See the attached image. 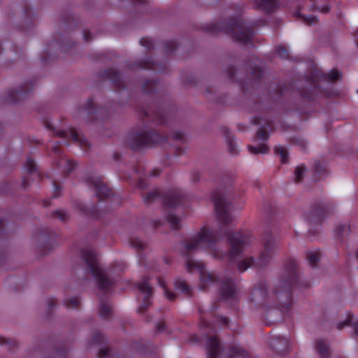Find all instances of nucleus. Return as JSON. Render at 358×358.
I'll use <instances>...</instances> for the list:
<instances>
[{
    "label": "nucleus",
    "instance_id": "obj_38",
    "mask_svg": "<svg viewBox=\"0 0 358 358\" xmlns=\"http://www.w3.org/2000/svg\"><path fill=\"white\" fill-rule=\"evenodd\" d=\"M289 87L285 84L278 83L273 87V94L278 95L279 96H284L289 93Z\"/></svg>",
    "mask_w": 358,
    "mask_h": 358
},
{
    "label": "nucleus",
    "instance_id": "obj_6",
    "mask_svg": "<svg viewBox=\"0 0 358 358\" xmlns=\"http://www.w3.org/2000/svg\"><path fill=\"white\" fill-rule=\"evenodd\" d=\"M81 256L99 289L108 291L114 287L116 278L112 275L110 269H102L99 266L97 256L91 248L82 250Z\"/></svg>",
    "mask_w": 358,
    "mask_h": 358
},
{
    "label": "nucleus",
    "instance_id": "obj_11",
    "mask_svg": "<svg viewBox=\"0 0 358 358\" xmlns=\"http://www.w3.org/2000/svg\"><path fill=\"white\" fill-rule=\"evenodd\" d=\"M76 43L72 41L69 32H65L64 34H57V38L51 43L46 45L43 55L41 56V61L43 63H47L49 59L47 58L48 56L51 57L52 52L57 53L58 51L66 53L71 50Z\"/></svg>",
    "mask_w": 358,
    "mask_h": 358
},
{
    "label": "nucleus",
    "instance_id": "obj_50",
    "mask_svg": "<svg viewBox=\"0 0 358 358\" xmlns=\"http://www.w3.org/2000/svg\"><path fill=\"white\" fill-rule=\"evenodd\" d=\"M306 169V167L304 165H301L296 168L295 171H294L296 182H299L302 180Z\"/></svg>",
    "mask_w": 358,
    "mask_h": 358
},
{
    "label": "nucleus",
    "instance_id": "obj_45",
    "mask_svg": "<svg viewBox=\"0 0 358 358\" xmlns=\"http://www.w3.org/2000/svg\"><path fill=\"white\" fill-rule=\"evenodd\" d=\"M98 358H113L110 348L108 345L101 347L97 354Z\"/></svg>",
    "mask_w": 358,
    "mask_h": 358
},
{
    "label": "nucleus",
    "instance_id": "obj_27",
    "mask_svg": "<svg viewBox=\"0 0 358 358\" xmlns=\"http://www.w3.org/2000/svg\"><path fill=\"white\" fill-rule=\"evenodd\" d=\"M315 350L320 358H331V352L329 344L324 340H317L315 344Z\"/></svg>",
    "mask_w": 358,
    "mask_h": 358
},
{
    "label": "nucleus",
    "instance_id": "obj_4",
    "mask_svg": "<svg viewBox=\"0 0 358 358\" xmlns=\"http://www.w3.org/2000/svg\"><path fill=\"white\" fill-rule=\"evenodd\" d=\"M341 75L338 70L334 69L329 73H324L318 69H315L306 77V88L298 90L300 99L303 102L310 103L317 97L329 98L337 95L336 92L329 89H322L320 83L326 81L331 85L340 80Z\"/></svg>",
    "mask_w": 358,
    "mask_h": 358
},
{
    "label": "nucleus",
    "instance_id": "obj_18",
    "mask_svg": "<svg viewBox=\"0 0 358 358\" xmlns=\"http://www.w3.org/2000/svg\"><path fill=\"white\" fill-rule=\"evenodd\" d=\"M101 77L107 78L111 81L114 87L117 91L123 90L127 87L122 74L112 68L104 70L101 73Z\"/></svg>",
    "mask_w": 358,
    "mask_h": 358
},
{
    "label": "nucleus",
    "instance_id": "obj_28",
    "mask_svg": "<svg viewBox=\"0 0 358 358\" xmlns=\"http://www.w3.org/2000/svg\"><path fill=\"white\" fill-rule=\"evenodd\" d=\"M104 294L105 292H101ZM112 314V308L104 294L100 296L99 315L103 319H109Z\"/></svg>",
    "mask_w": 358,
    "mask_h": 358
},
{
    "label": "nucleus",
    "instance_id": "obj_24",
    "mask_svg": "<svg viewBox=\"0 0 358 358\" xmlns=\"http://www.w3.org/2000/svg\"><path fill=\"white\" fill-rule=\"evenodd\" d=\"M23 27L20 29L22 31H28L32 29L35 25L36 17L32 10L28 6H25L23 10Z\"/></svg>",
    "mask_w": 358,
    "mask_h": 358
},
{
    "label": "nucleus",
    "instance_id": "obj_33",
    "mask_svg": "<svg viewBox=\"0 0 358 358\" xmlns=\"http://www.w3.org/2000/svg\"><path fill=\"white\" fill-rule=\"evenodd\" d=\"M228 358H250L248 353L238 346H232L230 348Z\"/></svg>",
    "mask_w": 358,
    "mask_h": 358
},
{
    "label": "nucleus",
    "instance_id": "obj_7",
    "mask_svg": "<svg viewBox=\"0 0 358 358\" xmlns=\"http://www.w3.org/2000/svg\"><path fill=\"white\" fill-rule=\"evenodd\" d=\"M263 242L264 248L259 258L255 259L253 257H250L238 262V268L239 271L244 272L251 266L264 267L268 264L278 248V240L271 230H267L264 232Z\"/></svg>",
    "mask_w": 358,
    "mask_h": 358
},
{
    "label": "nucleus",
    "instance_id": "obj_14",
    "mask_svg": "<svg viewBox=\"0 0 358 358\" xmlns=\"http://www.w3.org/2000/svg\"><path fill=\"white\" fill-rule=\"evenodd\" d=\"M85 180L88 185L94 188L96 196L100 201L115 199L113 190L103 182L102 177L88 176Z\"/></svg>",
    "mask_w": 358,
    "mask_h": 358
},
{
    "label": "nucleus",
    "instance_id": "obj_10",
    "mask_svg": "<svg viewBox=\"0 0 358 358\" xmlns=\"http://www.w3.org/2000/svg\"><path fill=\"white\" fill-rule=\"evenodd\" d=\"M264 305L273 306L282 313L288 312L293 304L292 292H260Z\"/></svg>",
    "mask_w": 358,
    "mask_h": 358
},
{
    "label": "nucleus",
    "instance_id": "obj_5",
    "mask_svg": "<svg viewBox=\"0 0 358 358\" xmlns=\"http://www.w3.org/2000/svg\"><path fill=\"white\" fill-rule=\"evenodd\" d=\"M255 24L246 22L239 17L229 19L227 22L211 23L206 27L207 32L211 34L223 31L236 41L243 44L252 42L254 35Z\"/></svg>",
    "mask_w": 358,
    "mask_h": 358
},
{
    "label": "nucleus",
    "instance_id": "obj_63",
    "mask_svg": "<svg viewBox=\"0 0 358 358\" xmlns=\"http://www.w3.org/2000/svg\"><path fill=\"white\" fill-rule=\"evenodd\" d=\"M164 296L170 301H173L176 299V294L175 292H164Z\"/></svg>",
    "mask_w": 358,
    "mask_h": 358
},
{
    "label": "nucleus",
    "instance_id": "obj_53",
    "mask_svg": "<svg viewBox=\"0 0 358 358\" xmlns=\"http://www.w3.org/2000/svg\"><path fill=\"white\" fill-rule=\"evenodd\" d=\"M106 341L105 336L101 334L100 332H94L92 336V341L97 345L104 344Z\"/></svg>",
    "mask_w": 358,
    "mask_h": 358
},
{
    "label": "nucleus",
    "instance_id": "obj_16",
    "mask_svg": "<svg viewBox=\"0 0 358 358\" xmlns=\"http://www.w3.org/2000/svg\"><path fill=\"white\" fill-rule=\"evenodd\" d=\"M34 87V82L31 80L21 85L18 90H9L6 101L10 103H15L20 99H25Z\"/></svg>",
    "mask_w": 358,
    "mask_h": 358
},
{
    "label": "nucleus",
    "instance_id": "obj_15",
    "mask_svg": "<svg viewBox=\"0 0 358 358\" xmlns=\"http://www.w3.org/2000/svg\"><path fill=\"white\" fill-rule=\"evenodd\" d=\"M250 78L248 82L237 80L243 92H247L250 87H252L253 89L256 87H258L263 82L264 72L262 67L255 65L250 68Z\"/></svg>",
    "mask_w": 358,
    "mask_h": 358
},
{
    "label": "nucleus",
    "instance_id": "obj_59",
    "mask_svg": "<svg viewBox=\"0 0 358 358\" xmlns=\"http://www.w3.org/2000/svg\"><path fill=\"white\" fill-rule=\"evenodd\" d=\"M6 344L11 348L16 347L17 345V341L10 340L4 337H0V345Z\"/></svg>",
    "mask_w": 358,
    "mask_h": 358
},
{
    "label": "nucleus",
    "instance_id": "obj_42",
    "mask_svg": "<svg viewBox=\"0 0 358 358\" xmlns=\"http://www.w3.org/2000/svg\"><path fill=\"white\" fill-rule=\"evenodd\" d=\"M289 142L292 145L299 146L302 150H306L308 145L306 141L303 138L298 136H294L290 138Z\"/></svg>",
    "mask_w": 358,
    "mask_h": 358
},
{
    "label": "nucleus",
    "instance_id": "obj_41",
    "mask_svg": "<svg viewBox=\"0 0 358 358\" xmlns=\"http://www.w3.org/2000/svg\"><path fill=\"white\" fill-rule=\"evenodd\" d=\"M268 147L267 145L262 143L258 146L248 145V150L252 154H266L268 152Z\"/></svg>",
    "mask_w": 358,
    "mask_h": 358
},
{
    "label": "nucleus",
    "instance_id": "obj_51",
    "mask_svg": "<svg viewBox=\"0 0 358 358\" xmlns=\"http://www.w3.org/2000/svg\"><path fill=\"white\" fill-rule=\"evenodd\" d=\"M227 142L228 145L229 151L232 155L238 153L236 146L234 143V137L229 134H227Z\"/></svg>",
    "mask_w": 358,
    "mask_h": 358
},
{
    "label": "nucleus",
    "instance_id": "obj_19",
    "mask_svg": "<svg viewBox=\"0 0 358 358\" xmlns=\"http://www.w3.org/2000/svg\"><path fill=\"white\" fill-rule=\"evenodd\" d=\"M124 180L130 181L136 180V186L140 189H145L147 183L144 180V169L140 163H137L132 169V176H121Z\"/></svg>",
    "mask_w": 358,
    "mask_h": 358
},
{
    "label": "nucleus",
    "instance_id": "obj_23",
    "mask_svg": "<svg viewBox=\"0 0 358 358\" xmlns=\"http://www.w3.org/2000/svg\"><path fill=\"white\" fill-rule=\"evenodd\" d=\"M77 208L81 213L94 219H98L101 217L102 214L95 204H90V206L85 203H77Z\"/></svg>",
    "mask_w": 358,
    "mask_h": 358
},
{
    "label": "nucleus",
    "instance_id": "obj_31",
    "mask_svg": "<svg viewBox=\"0 0 358 358\" xmlns=\"http://www.w3.org/2000/svg\"><path fill=\"white\" fill-rule=\"evenodd\" d=\"M314 169V180H319L327 177V169L324 162H321L320 161L315 162Z\"/></svg>",
    "mask_w": 358,
    "mask_h": 358
},
{
    "label": "nucleus",
    "instance_id": "obj_34",
    "mask_svg": "<svg viewBox=\"0 0 358 358\" xmlns=\"http://www.w3.org/2000/svg\"><path fill=\"white\" fill-rule=\"evenodd\" d=\"M24 168H25V169L27 170V173L29 175H34L39 180L41 179V178H42L41 174L37 170L35 162L32 159H31L30 157H27V161H26V163L24 164Z\"/></svg>",
    "mask_w": 358,
    "mask_h": 358
},
{
    "label": "nucleus",
    "instance_id": "obj_29",
    "mask_svg": "<svg viewBox=\"0 0 358 358\" xmlns=\"http://www.w3.org/2000/svg\"><path fill=\"white\" fill-rule=\"evenodd\" d=\"M143 90L149 94H159L161 90V83L157 80H147L143 83Z\"/></svg>",
    "mask_w": 358,
    "mask_h": 358
},
{
    "label": "nucleus",
    "instance_id": "obj_40",
    "mask_svg": "<svg viewBox=\"0 0 358 358\" xmlns=\"http://www.w3.org/2000/svg\"><path fill=\"white\" fill-rule=\"evenodd\" d=\"M313 2V4L311 6V10H318L319 12L322 13H327L330 10V7L325 4L323 6H320L319 4L318 0H310ZM323 1H328V0H322Z\"/></svg>",
    "mask_w": 358,
    "mask_h": 358
},
{
    "label": "nucleus",
    "instance_id": "obj_61",
    "mask_svg": "<svg viewBox=\"0 0 358 358\" xmlns=\"http://www.w3.org/2000/svg\"><path fill=\"white\" fill-rule=\"evenodd\" d=\"M53 186H54V191H53V197L57 198L61 195L62 192V187L59 185L57 184V182L55 180H53Z\"/></svg>",
    "mask_w": 358,
    "mask_h": 358
},
{
    "label": "nucleus",
    "instance_id": "obj_30",
    "mask_svg": "<svg viewBox=\"0 0 358 358\" xmlns=\"http://www.w3.org/2000/svg\"><path fill=\"white\" fill-rule=\"evenodd\" d=\"M283 313L280 310H270L267 312L265 317L266 325L271 326L282 320Z\"/></svg>",
    "mask_w": 358,
    "mask_h": 358
},
{
    "label": "nucleus",
    "instance_id": "obj_55",
    "mask_svg": "<svg viewBox=\"0 0 358 358\" xmlns=\"http://www.w3.org/2000/svg\"><path fill=\"white\" fill-rule=\"evenodd\" d=\"M52 216L53 217L59 218L60 220L64 222L68 219L67 213L63 210H57L52 212Z\"/></svg>",
    "mask_w": 358,
    "mask_h": 358
},
{
    "label": "nucleus",
    "instance_id": "obj_22",
    "mask_svg": "<svg viewBox=\"0 0 358 358\" xmlns=\"http://www.w3.org/2000/svg\"><path fill=\"white\" fill-rule=\"evenodd\" d=\"M131 68L152 70L157 72H164L166 70V66L164 64L150 60L136 62L134 64Z\"/></svg>",
    "mask_w": 358,
    "mask_h": 358
},
{
    "label": "nucleus",
    "instance_id": "obj_48",
    "mask_svg": "<svg viewBox=\"0 0 358 358\" xmlns=\"http://www.w3.org/2000/svg\"><path fill=\"white\" fill-rule=\"evenodd\" d=\"M236 292H220V300L227 303H232L236 297Z\"/></svg>",
    "mask_w": 358,
    "mask_h": 358
},
{
    "label": "nucleus",
    "instance_id": "obj_39",
    "mask_svg": "<svg viewBox=\"0 0 358 358\" xmlns=\"http://www.w3.org/2000/svg\"><path fill=\"white\" fill-rule=\"evenodd\" d=\"M166 219L173 229H179L180 228V220L179 217L172 213H168Z\"/></svg>",
    "mask_w": 358,
    "mask_h": 358
},
{
    "label": "nucleus",
    "instance_id": "obj_9",
    "mask_svg": "<svg viewBox=\"0 0 358 358\" xmlns=\"http://www.w3.org/2000/svg\"><path fill=\"white\" fill-rule=\"evenodd\" d=\"M300 284L296 261L289 257L285 262L284 274L280 280V288L278 291H292L294 289H300Z\"/></svg>",
    "mask_w": 358,
    "mask_h": 358
},
{
    "label": "nucleus",
    "instance_id": "obj_1",
    "mask_svg": "<svg viewBox=\"0 0 358 358\" xmlns=\"http://www.w3.org/2000/svg\"><path fill=\"white\" fill-rule=\"evenodd\" d=\"M217 217L222 224L221 231L223 236L227 239L230 248L228 253H218L213 250V255L216 259L229 257L232 262L247 250L251 239L248 234L242 231H234L228 227L234 222L232 210L234 204L229 202L225 192L221 189L214 191L211 194ZM220 238L210 229L203 227L198 234L189 241H184L182 255L187 257L186 268L189 272L199 271V278L203 285H220L218 291H236L235 282L231 279H224L215 272H206L202 262L192 260L189 255L199 248L214 249L215 243Z\"/></svg>",
    "mask_w": 358,
    "mask_h": 358
},
{
    "label": "nucleus",
    "instance_id": "obj_3",
    "mask_svg": "<svg viewBox=\"0 0 358 358\" xmlns=\"http://www.w3.org/2000/svg\"><path fill=\"white\" fill-rule=\"evenodd\" d=\"M44 126L48 131H51L52 134L63 138L62 143L57 141L54 144L51 155L57 158L55 163L57 167H62V166H65L64 169V177L66 178L77 166V163L73 160L66 159L64 157L63 155L64 152L62 150V144L64 143L66 145H69L66 139L68 137H70L72 141L74 143H78L80 148L85 152L90 148V144L87 139L83 135H80V134L74 127H71L67 131L56 130L55 128L48 121L44 122Z\"/></svg>",
    "mask_w": 358,
    "mask_h": 358
},
{
    "label": "nucleus",
    "instance_id": "obj_17",
    "mask_svg": "<svg viewBox=\"0 0 358 358\" xmlns=\"http://www.w3.org/2000/svg\"><path fill=\"white\" fill-rule=\"evenodd\" d=\"M268 343L269 348L277 355H285L289 348V343L287 338L271 334L268 339Z\"/></svg>",
    "mask_w": 358,
    "mask_h": 358
},
{
    "label": "nucleus",
    "instance_id": "obj_56",
    "mask_svg": "<svg viewBox=\"0 0 358 358\" xmlns=\"http://www.w3.org/2000/svg\"><path fill=\"white\" fill-rule=\"evenodd\" d=\"M131 246L137 250H143L145 248V243L139 238H133L130 241Z\"/></svg>",
    "mask_w": 358,
    "mask_h": 358
},
{
    "label": "nucleus",
    "instance_id": "obj_21",
    "mask_svg": "<svg viewBox=\"0 0 358 358\" xmlns=\"http://www.w3.org/2000/svg\"><path fill=\"white\" fill-rule=\"evenodd\" d=\"M83 110L90 115V120L96 121L99 115L105 111L102 107H97L92 98H89L83 107Z\"/></svg>",
    "mask_w": 358,
    "mask_h": 358
},
{
    "label": "nucleus",
    "instance_id": "obj_2",
    "mask_svg": "<svg viewBox=\"0 0 358 358\" xmlns=\"http://www.w3.org/2000/svg\"><path fill=\"white\" fill-rule=\"evenodd\" d=\"M169 141H172L175 143L173 149L176 157L182 155L184 150L181 145L185 143V136L181 131L161 135L155 130L147 131H132L129 134L127 143L132 150H137L144 148L152 147L156 144L164 145Z\"/></svg>",
    "mask_w": 358,
    "mask_h": 358
},
{
    "label": "nucleus",
    "instance_id": "obj_62",
    "mask_svg": "<svg viewBox=\"0 0 358 358\" xmlns=\"http://www.w3.org/2000/svg\"><path fill=\"white\" fill-rule=\"evenodd\" d=\"M73 21H74V19L72 16H69L66 19H64V24L66 28L70 29Z\"/></svg>",
    "mask_w": 358,
    "mask_h": 358
},
{
    "label": "nucleus",
    "instance_id": "obj_37",
    "mask_svg": "<svg viewBox=\"0 0 358 358\" xmlns=\"http://www.w3.org/2000/svg\"><path fill=\"white\" fill-rule=\"evenodd\" d=\"M294 15L298 17H300L302 19L303 22L308 24V25H312V24H315L318 21V19L316 16L315 15H310L308 16H306V15H302L299 10H296L294 13Z\"/></svg>",
    "mask_w": 358,
    "mask_h": 358
},
{
    "label": "nucleus",
    "instance_id": "obj_49",
    "mask_svg": "<svg viewBox=\"0 0 358 358\" xmlns=\"http://www.w3.org/2000/svg\"><path fill=\"white\" fill-rule=\"evenodd\" d=\"M275 51L280 58L284 59H289V52L286 47L283 45H279L276 48Z\"/></svg>",
    "mask_w": 358,
    "mask_h": 358
},
{
    "label": "nucleus",
    "instance_id": "obj_43",
    "mask_svg": "<svg viewBox=\"0 0 358 358\" xmlns=\"http://www.w3.org/2000/svg\"><path fill=\"white\" fill-rule=\"evenodd\" d=\"M275 153L280 157V160L282 164H285L288 159V152L285 148L282 146H276L275 148Z\"/></svg>",
    "mask_w": 358,
    "mask_h": 358
},
{
    "label": "nucleus",
    "instance_id": "obj_58",
    "mask_svg": "<svg viewBox=\"0 0 358 358\" xmlns=\"http://www.w3.org/2000/svg\"><path fill=\"white\" fill-rule=\"evenodd\" d=\"M227 77L233 82L236 81V69L234 66H229L226 70Z\"/></svg>",
    "mask_w": 358,
    "mask_h": 358
},
{
    "label": "nucleus",
    "instance_id": "obj_25",
    "mask_svg": "<svg viewBox=\"0 0 358 358\" xmlns=\"http://www.w3.org/2000/svg\"><path fill=\"white\" fill-rule=\"evenodd\" d=\"M277 0H255V6L257 9L263 10L266 13L274 12L278 7Z\"/></svg>",
    "mask_w": 358,
    "mask_h": 358
},
{
    "label": "nucleus",
    "instance_id": "obj_13",
    "mask_svg": "<svg viewBox=\"0 0 358 358\" xmlns=\"http://www.w3.org/2000/svg\"><path fill=\"white\" fill-rule=\"evenodd\" d=\"M328 216V206L319 203L311 207L306 215V219L310 225L309 233L314 232V227L322 224V220Z\"/></svg>",
    "mask_w": 358,
    "mask_h": 358
},
{
    "label": "nucleus",
    "instance_id": "obj_57",
    "mask_svg": "<svg viewBox=\"0 0 358 358\" xmlns=\"http://www.w3.org/2000/svg\"><path fill=\"white\" fill-rule=\"evenodd\" d=\"M138 291H153L152 287L150 286L148 280H145L143 282L138 283Z\"/></svg>",
    "mask_w": 358,
    "mask_h": 358
},
{
    "label": "nucleus",
    "instance_id": "obj_60",
    "mask_svg": "<svg viewBox=\"0 0 358 358\" xmlns=\"http://www.w3.org/2000/svg\"><path fill=\"white\" fill-rule=\"evenodd\" d=\"M131 348L133 350L139 352H143L145 349L144 344L141 342L135 341L132 343Z\"/></svg>",
    "mask_w": 358,
    "mask_h": 358
},
{
    "label": "nucleus",
    "instance_id": "obj_52",
    "mask_svg": "<svg viewBox=\"0 0 358 358\" xmlns=\"http://www.w3.org/2000/svg\"><path fill=\"white\" fill-rule=\"evenodd\" d=\"M353 318H354V315L352 314L348 313L346 319L344 321H343L341 322H339L337 324V326H336L337 329L341 330L345 327L350 326L351 325V322L353 320Z\"/></svg>",
    "mask_w": 358,
    "mask_h": 358
},
{
    "label": "nucleus",
    "instance_id": "obj_35",
    "mask_svg": "<svg viewBox=\"0 0 358 358\" xmlns=\"http://www.w3.org/2000/svg\"><path fill=\"white\" fill-rule=\"evenodd\" d=\"M336 235L341 240H344L352 232L351 227L349 224H340L336 229Z\"/></svg>",
    "mask_w": 358,
    "mask_h": 358
},
{
    "label": "nucleus",
    "instance_id": "obj_47",
    "mask_svg": "<svg viewBox=\"0 0 358 358\" xmlns=\"http://www.w3.org/2000/svg\"><path fill=\"white\" fill-rule=\"evenodd\" d=\"M174 285L176 291H190L186 282L181 278H177L175 280Z\"/></svg>",
    "mask_w": 358,
    "mask_h": 358
},
{
    "label": "nucleus",
    "instance_id": "obj_36",
    "mask_svg": "<svg viewBox=\"0 0 358 358\" xmlns=\"http://www.w3.org/2000/svg\"><path fill=\"white\" fill-rule=\"evenodd\" d=\"M142 295L139 296V299L143 300V303L138 308V312L143 313L150 304V299L152 296V292H142Z\"/></svg>",
    "mask_w": 358,
    "mask_h": 358
},
{
    "label": "nucleus",
    "instance_id": "obj_32",
    "mask_svg": "<svg viewBox=\"0 0 358 358\" xmlns=\"http://www.w3.org/2000/svg\"><path fill=\"white\" fill-rule=\"evenodd\" d=\"M321 253L319 250H310L306 253V259L310 266L313 268L317 267L320 260Z\"/></svg>",
    "mask_w": 358,
    "mask_h": 358
},
{
    "label": "nucleus",
    "instance_id": "obj_26",
    "mask_svg": "<svg viewBox=\"0 0 358 358\" xmlns=\"http://www.w3.org/2000/svg\"><path fill=\"white\" fill-rule=\"evenodd\" d=\"M150 120L159 125H166L170 120V115L162 108L152 112Z\"/></svg>",
    "mask_w": 358,
    "mask_h": 358
},
{
    "label": "nucleus",
    "instance_id": "obj_8",
    "mask_svg": "<svg viewBox=\"0 0 358 358\" xmlns=\"http://www.w3.org/2000/svg\"><path fill=\"white\" fill-rule=\"evenodd\" d=\"M184 199V195L180 189L171 187L163 192H161L159 189H155L147 194L144 198V201L149 204L157 200H160L164 208L172 209L180 205Z\"/></svg>",
    "mask_w": 358,
    "mask_h": 358
},
{
    "label": "nucleus",
    "instance_id": "obj_46",
    "mask_svg": "<svg viewBox=\"0 0 358 358\" xmlns=\"http://www.w3.org/2000/svg\"><path fill=\"white\" fill-rule=\"evenodd\" d=\"M64 303L68 308H77L80 306V300L78 297L69 298L64 300Z\"/></svg>",
    "mask_w": 358,
    "mask_h": 358
},
{
    "label": "nucleus",
    "instance_id": "obj_44",
    "mask_svg": "<svg viewBox=\"0 0 358 358\" xmlns=\"http://www.w3.org/2000/svg\"><path fill=\"white\" fill-rule=\"evenodd\" d=\"M178 43L175 39L169 40L165 42L164 47L167 54L173 53L178 48Z\"/></svg>",
    "mask_w": 358,
    "mask_h": 358
},
{
    "label": "nucleus",
    "instance_id": "obj_20",
    "mask_svg": "<svg viewBox=\"0 0 358 358\" xmlns=\"http://www.w3.org/2000/svg\"><path fill=\"white\" fill-rule=\"evenodd\" d=\"M206 348L208 358H217L223 350L216 336H211L207 338Z\"/></svg>",
    "mask_w": 358,
    "mask_h": 358
},
{
    "label": "nucleus",
    "instance_id": "obj_54",
    "mask_svg": "<svg viewBox=\"0 0 358 358\" xmlns=\"http://www.w3.org/2000/svg\"><path fill=\"white\" fill-rule=\"evenodd\" d=\"M140 44L150 50L154 48L155 45L152 40L148 37H143L140 40Z\"/></svg>",
    "mask_w": 358,
    "mask_h": 358
},
{
    "label": "nucleus",
    "instance_id": "obj_64",
    "mask_svg": "<svg viewBox=\"0 0 358 358\" xmlns=\"http://www.w3.org/2000/svg\"><path fill=\"white\" fill-rule=\"evenodd\" d=\"M83 39L86 41V42H90L92 39V36L90 33V31H84L83 32Z\"/></svg>",
    "mask_w": 358,
    "mask_h": 358
},
{
    "label": "nucleus",
    "instance_id": "obj_12",
    "mask_svg": "<svg viewBox=\"0 0 358 358\" xmlns=\"http://www.w3.org/2000/svg\"><path fill=\"white\" fill-rule=\"evenodd\" d=\"M271 111L266 109L264 115L255 116L252 119V123L255 125H259L260 127L256 133V138L266 141L270 136V131L274 129L273 122L270 120Z\"/></svg>",
    "mask_w": 358,
    "mask_h": 358
}]
</instances>
